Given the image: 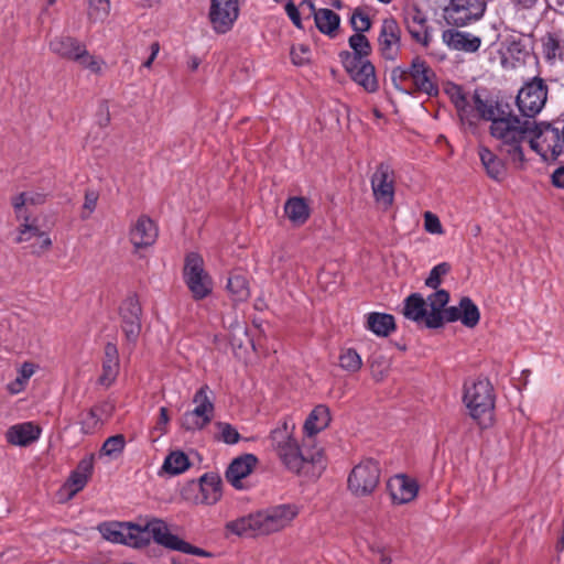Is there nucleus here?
<instances>
[{"mask_svg":"<svg viewBox=\"0 0 564 564\" xmlns=\"http://www.w3.org/2000/svg\"><path fill=\"white\" fill-rule=\"evenodd\" d=\"M105 539L133 547H142L153 540L169 550L185 554L210 557L213 554L204 549L192 545L170 532L167 523L155 517L139 518L137 522H106L99 525Z\"/></svg>","mask_w":564,"mask_h":564,"instance_id":"obj_1","label":"nucleus"},{"mask_svg":"<svg viewBox=\"0 0 564 564\" xmlns=\"http://www.w3.org/2000/svg\"><path fill=\"white\" fill-rule=\"evenodd\" d=\"M503 108L494 113L490 133L499 141L498 150L509 156L514 164L524 161L522 143L529 138L534 126V117L542 108Z\"/></svg>","mask_w":564,"mask_h":564,"instance_id":"obj_2","label":"nucleus"},{"mask_svg":"<svg viewBox=\"0 0 564 564\" xmlns=\"http://www.w3.org/2000/svg\"><path fill=\"white\" fill-rule=\"evenodd\" d=\"M300 509L294 503L274 506L227 523V529L237 535H268L289 527Z\"/></svg>","mask_w":564,"mask_h":564,"instance_id":"obj_3","label":"nucleus"},{"mask_svg":"<svg viewBox=\"0 0 564 564\" xmlns=\"http://www.w3.org/2000/svg\"><path fill=\"white\" fill-rule=\"evenodd\" d=\"M463 401L469 415L481 429L492 425L496 395L487 378H478L470 383H465Z\"/></svg>","mask_w":564,"mask_h":564,"instance_id":"obj_4","label":"nucleus"},{"mask_svg":"<svg viewBox=\"0 0 564 564\" xmlns=\"http://www.w3.org/2000/svg\"><path fill=\"white\" fill-rule=\"evenodd\" d=\"M529 143L544 161H554L563 152L564 142L558 128L549 122L536 123L529 134Z\"/></svg>","mask_w":564,"mask_h":564,"instance_id":"obj_5","label":"nucleus"},{"mask_svg":"<svg viewBox=\"0 0 564 564\" xmlns=\"http://www.w3.org/2000/svg\"><path fill=\"white\" fill-rule=\"evenodd\" d=\"M195 408L183 414L181 425L186 431H199L206 427L215 414L213 392L207 384L202 386L193 397Z\"/></svg>","mask_w":564,"mask_h":564,"instance_id":"obj_6","label":"nucleus"},{"mask_svg":"<svg viewBox=\"0 0 564 564\" xmlns=\"http://www.w3.org/2000/svg\"><path fill=\"white\" fill-rule=\"evenodd\" d=\"M379 463L372 458L361 460L348 476V489L356 497H367L375 492L380 481Z\"/></svg>","mask_w":564,"mask_h":564,"instance_id":"obj_7","label":"nucleus"},{"mask_svg":"<svg viewBox=\"0 0 564 564\" xmlns=\"http://www.w3.org/2000/svg\"><path fill=\"white\" fill-rule=\"evenodd\" d=\"M183 276L196 301L203 300L212 293L213 282L205 271L204 260L198 253L191 252L186 256Z\"/></svg>","mask_w":564,"mask_h":564,"instance_id":"obj_8","label":"nucleus"},{"mask_svg":"<svg viewBox=\"0 0 564 564\" xmlns=\"http://www.w3.org/2000/svg\"><path fill=\"white\" fill-rule=\"evenodd\" d=\"M443 90L453 106H502L499 100L494 99L487 87H476L471 90L466 86L447 82Z\"/></svg>","mask_w":564,"mask_h":564,"instance_id":"obj_9","label":"nucleus"},{"mask_svg":"<svg viewBox=\"0 0 564 564\" xmlns=\"http://www.w3.org/2000/svg\"><path fill=\"white\" fill-rule=\"evenodd\" d=\"M50 48L63 58L78 63L93 73L100 72L99 63L86 50L77 39L72 36H61L50 42Z\"/></svg>","mask_w":564,"mask_h":564,"instance_id":"obj_10","label":"nucleus"},{"mask_svg":"<svg viewBox=\"0 0 564 564\" xmlns=\"http://www.w3.org/2000/svg\"><path fill=\"white\" fill-rule=\"evenodd\" d=\"M283 465L295 474L302 473L308 466L324 468V453L322 449L302 451L296 440L283 446L276 452Z\"/></svg>","mask_w":564,"mask_h":564,"instance_id":"obj_11","label":"nucleus"},{"mask_svg":"<svg viewBox=\"0 0 564 564\" xmlns=\"http://www.w3.org/2000/svg\"><path fill=\"white\" fill-rule=\"evenodd\" d=\"M487 0H451L444 8L446 22L462 28L481 19L486 12Z\"/></svg>","mask_w":564,"mask_h":564,"instance_id":"obj_12","label":"nucleus"},{"mask_svg":"<svg viewBox=\"0 0 564 564\" xmlns=\"http://www.w3.org/2000/svg\"><path fill=\"white\" fill-rule=\"evenodd\" d=\"M247 0H210L208 19L217 34L232 30L240 15V6Z\"/></svg>","mask_w":564,"mask_h":564,"instance_id":"obj_13","label":"nucleus"},{"mask_svg":"<svg viewBox=\"0 0 564 564\" xmlns=\"http://www.w3.org/2000/svg\"><path fill=\"white\" fill-rule=\"evenodd\" d=\"M371 188L375 199L384 208L392 206L394 200V173L388 163L381 162L371 176Z\"/></svg>","mask_w":564,"mask_h":564,"instance_id":"obj_14","label":"nucleus"},{"mask_svg":"<svg viewBox=\"0 0 564 564\" xmlns=\"http://www.w3.org/2000/svg\"><path fill=\"white\" fill-rule=\"evenodd\" d=\"M381 56L387 61H394L401 46V29L393 17L383 19L378 36Z\"/></svg>","mask_w":564,"mask_h":564,"instance_id":"obj_15","label":"nucleus"},{"mask_svg":"<svg viewBox=\"0 0 564 564\" xmlns=\"http://www.w3.org/2000/svg\"><path fill=\"white\" fill-rule=\"evenodd\" d=\"M142 308L135 295L127 297L120 305L121 327L129 341L134 343L141 332Z\"/></svg>","mask_w":564,"mask_h":564,"instance_id":"obj_16","label":"nucleus"},{"mask_svg":"<svg viewBox=\"0 0 564 564\" xmlns=\"http://www.w3.org/2000/svg\"><path fill=\"white\" fill-rule=\"evenodd\" d=\"M159 229L156 224L147 215H141L130 227L129 240L134 251L153 246L158 239Z\"/></svg>","mask_w":564,"mask_h":564,"instance_id":"obj_17","label":"nucleus"},{"mask_svg":"<svg viewBox=\"0 0 564 564\" xmlns=\"http://www.w3.org/2000/svg\"><path fill=\"white\" fill-rule=\"evenodd\" d=\"M387 488L394 505H404L413 501L419 492V484L406 475H395L389 479Z\"/></svg>","mask_w":564,"mask_h":564,"instance_id":"obj_18","label":"nucleus"},{"mask_svg":"<svg viewBox=\"0 0 564 564\" xmlns=\"http://www.w3.org/2000/svg\"><path fill=\"white\" fill-rule=\"evenodd\" d=\"M350 78L358 85L362 86L367 91L373 93L379 88V83L376 77V68L373 64L367 59L361 58L359 62L351 64L346 62L343 64Z\"/></svg>","mask_w":564,"mask_h":564,"instance_id":"obj_19","label":"nucleus"},{"mask_svg":"<svg viewBox=\"0 0 564 564\" xmlns=\"http://www.w3.org/2000/svg\"><path fill=\"white\" fill-rule=\"evenodd\" d=\"M547 85L541 77L527 82L519 90L514 106H545L547 100Z\"/></svg>","mask_w":564,"mask_h":564,"instance_id":"obj_20","label":"nucleus"},{"mask_svg":"<svg viewBox=\"0 0 564 564\" xmlns=\"http://www.w3.org/2000/svg\"><path fill=\"white\" fill-rule=\"evenodd\" d=\"M403 22L415 42L421 43L423 46L429 45L427 19L417 4L404 9Z\"/></svg>","mask_w":564,"mask_h":564,"instance_id":"obj_21","label":"nucleus"},{"mask_svg":"<svg viewBox=\"0 0 564 564\" xmlns=\"http://www.w3.org/2000/svg\"><path fill=\"white\" fill-rule=\"evenodd\" d=\"M445 319L447 323L460 321L464 326L474 328L479 323L480 312L470 297L464 296L458 306L446 308Z\"/></svg>","mask_w":564,"mask_h":564,"instance_id":"obj_22","label":"nucleus"},{"mask_svg":"<svg viewBox=\"0 0 564 564\" xmlns=\"http://www.w3.org/2000/svg\"><path fill=\"white\" fill-rule=\"evenodd\" d=\"M258 458L253 454H243L235 458L226 470V479L236 489H242V479L248 477L254 469Z\"/></svg>","mask_w":564,"mask_h":564,"instance_id":"obj_23","label":"nucleus"},{"mask_svg":"<svg viewBox=\"0 0 564 564\" xmlns=\"http://www.w3.org/2000/svg\"><path fill=\"white\" fill-rule=\"evenodd\" d=\"M449 301V293L446 290H437L427 297L431 312L429 313L425 326L427 328H440L446 322V305Z\"/></svg>","mask_w":564,"mask_h":564,"instance_id":"obj_24","label":"nucleus"},{"mask_svg":"<svg viewBox=\"0 0 564 564\" xmlns=\"http://www.w3.org/2000/svg\"><path fill=\"white\" fill-rule=\"evenodd\" d=\"M444 42L453 50L475 53L481 45L478 36L455 29H448L443 32Z\"/></svg>","mask_w":564,"mask_h":564,"instance_id":"obj_25","label":"nucleus"},{"mask_svg":"<svg viewBox=\"0 0 564 564\" xmlns=\"http://www.w3.org/2000/svg\"><path fill=\"white\" fill-rule=\"evenodd\" d=\"M41 435V429L32 422H24L11 426L6 434L8 443L18 446H28Z\"/></svg>","mask_w":564,"mask_h":564,"instance_id":"obj_26","label":"nucleus"},{"mask_svg":"<svg viewBox=\"0 0 564 564\" xmlns=\"http://www.w3.org/2000/svg\"><path fill=\"white\" fill-rule=\"evenodd\" d=\"M348 44L352 52L341 51L339 53L341 64H346V62L350 64L355 61L359 62V59L366 58L371 54V44L368 37L362 33L356 32L354 35L349 36Z\"/></svg>","mask_w":564,"mask_h":564,"instance_id":"obj_27","label":"nucleus"},{"mask_svg":"<svg viewBox=\"0 0 564 564\" xmlns=\"http://www.w3.org/2000/svg\"><path fill=\"white\" fill-rule=\"evenodd\" d=\"M93 471V459H83L77 468L72 471L68 480L64 485V489L68 492V498H73L87 484Z\"/></svg>","mask_w":564,"mask_h":564,"instance_id":"obj_28","label":"nucleus"},{"mask_svg":"<svg viewBox=\"0 0 564 564\" xmlns=\"http://www.w3.org/2000/svg\"><path fill=\"white\" fill-rule=\"evenodd\" d=\"M200 502L214 505L221 497V478L215 473L204 474L198 480Z\"/></svg>","mask_w":564,"mask_h":564,"instance_id":"obj_29","label":"nucleus"},{"mask_svg":"<svg viewBox=\"0 0 564 564\" xmlns=\"http://www.w3.org/2000/svg\"><path fill=\"white\" fill-rule=\"evenodd\" d=\"M332 420L330 410L325 404L316 405L308 414L304 423V432L308 436H313L325 430Z\"/></svg>","mask_w":564,"mask_h":564,"instance_id":"obj_30","label":"nucleus"},{"mask_svg":"<svg viewBox=\"0 0 564 564\" xmlns=\"http://www.w3.org/2000/svg\"><path fill=\"white\" fill-rule=\"evenodd\" d=\"M314 22L316 29L330 39L337 35L340 28L339 14L326 8L318 9L317 13L315 14Z\"/></svg>","mask_w":564,"mask_h":564,"instance_id":"obj_31","label":"nucleus"},{"mask_svg":"<svg viewBox=\"0 0 564 564\" xmlns=\"http://www.w3.org/2000/svg\"><path fill=\"white\" fill-rule=\"evenodd\" d=\"M294 430L295 423L290 416H284L279 422L278 426L270 434L271 445L275 453L295 440L293 436Z\"/></svg>","mask_w":564,"mask_h":564,"instance_id":"obj_32","label":"nucleus"},{"mask_svg":"<svg viewBox=\"0 0 564 564\" xmlns=\"http://www.w3.org/2000/svg\"><path fill=\"white\" fill-rule=\"evenodd\" d=\"M403 315L415 323H424L429 315L426 301L420 293H412L404 300Z\"/></svg>","mask_w":564,"mask_h":564,"instance_id":"obj_33","label":"nucleus"},{"mask_svg":"<svg viewBox=\"0 0 564 564\" xmlns=\"http://www.w3.org/2000/svg\"><path fill=\"white\" fill-rule=\"evenodd\" d=\"M310 206L304 197H291L284 204L286 217L295 225H303L310 218Z\"/></svg>","mask_w":564,"mask_h":564,"instance_id":"obj_34","label":"nucleus"},{"mask_svg":"<svg viewBox=\"0 0 564 564\" xmlns=\"http://www.w3.org/2000/svg\"><path fill=\"white\" fill-rule=\"evenodd\" d=\"M503 108H458V118L463 126L476 127L484 119L490 121L494 113Z\"/></svg>","mask_w":564,"mask_h":564,"instance_id":"obj_35","label":"nucleus"},{"mask_svg":"<svg viewBox=\"0 0 564 564\" xmlns=\"http://www.w3.org/2000/svg\"><path fill=\"white\" fill-rule=\"evenodd\" d=\"M227 290L231 300L236 303L245 302L250 296L249 281L247 276L240 272H232L228 278Z\"/></svg>","mask_w":564,"mask_h":564,"instance_id":"obj_36","label":"nucleus"},{"mask_svg":"<svg viewBox=\"0 0 564 564\" xmlns=\"http://www.w3.org/2000/svg\"><path fill=\"white\" fill-rule=\"evenodd\" d=\"M478 154L489 177L499 181L505 176V164L495 153L486 147H479Z\"/></svg>","mask_w":564,"mask_h":564,"instance_id":"obj_37","label":"nucleus"},{"mask_svg":"<svg viewBox=\"0 0 564 564\" xmlns=\"http://www.w3.org/2000/svg\"><path fill=\"white\" fill-rule=\"evenodd\" d=\"M367 327L376 335L387 337L395 328L394 317L386 313H370L367 317Z\"/></svg>","mask_w":564,"mask_h":564,"instance_id":"obj_38","label":"nucleus"},{"mask_svg":"<svg viewBox=\"0 0 564 564\" xmlns=\"http://www.w3.org/2000/svg\"><path fill=\"white\" fill-rule=\"evenodd\" d=\"M189 466L188 456L184 452L173 451L165 457L162 469L174 476L184 473Z\"/></svg>","mask_w":564,"mask_h":564,"instance_id":"obj_39","label":"nucleus"},{"mask_svg":"<svg viewBox=\"0 0 564 564\" xmlns=\"http://www.w3.org/2000/svg\"><path fill=\"white\" fill-rule=\"evenodd\" d=\"M434 77H435L434 70L432 68H429L425 73L420 75L417 78H413L411 80V84L419 91L425 93L429 96H437L438 87L432 80Z\"/></svg>","mask_w":564,"mask_h":564,"instance_id":"obj_40","label":"nucleus"},{"mask_svg":"<svg viewBox=\"0 0 564 564\" xmlns=\"http://www.w3.org/2000/svg\"><path fill=\"white\" fill-rule=\"evenodd\" d=\"M339 366L345 371L355 373L360 370L362 366V360L355 349L347 348L340 351Z\"/></svg>","mask_w":564,"mask_h":564,"instance_id":"obj_41","label":"nucleus"},{"mask_svg":"<svg viewBox=\"0 0 564 564\" xmlns=\"http://www.w3.org/2000/svg\"><path fill=\"white\" fill-rule=\"evenodd\" d=\"M126 447V437L123 434H116L108 437L101 448L100 455L116 458L118 457Z\"/></svg>","mask_w":564,"mask_h":564,"instance_id":"obj_42","label":"nucleus"},{"mask_svg":"<svg viewBox=\"0 0 564 564\" xmlns=\"http://www.w3.org/2000/svg\"><path fill=\"white\" fill-rule=\"evenodd\" d=\"M34 373V365L31 362H24L19 371L17 379L8 384V391L11 394H18L24 390L28 380Z\"/></svg>","mask_w":564,"mask_h":564,"instance_id":"obj_43","label":"nucleus"},{"mask_svg":"<svg viewBox=\"0 0 564 564\" xmlns=\"http://www.w3.org/2000/svg\"><path fill=\"white\" fill-rule=\"evenodd\" d=\"M105 406H107V403H100L94 405L93 408L89 409V411H87V413L80 421L82 432L84 434H93L98 429L101 421L98 414V410Z\"/></svg>","mask_w":564,"mask_h":564,"instance_id":"obj_44","label":"nucleus"},{"mask_svg":"<svg viewBox=\"0 0 564 564\" xmlns=\"http://www.w3.org/2000/svg\"><path fill=\"white\" fill-rule=\"evenodd\" d=\"M543 42V54L547 62H553L555 57L558 56L562 58V46L561 40L555 33H547L545 37L542 39Z\"/></svg>","mask_w":564,"mask_h":564,"instance_id":"obj_45","label":"nucleus"},{"mask_svg":"<svg viewBox=\"0 0 564 564\" xmlns=\"http://www.w3.org/2000/svg\"><path fill=\"white\" fill-rule=\"evenodd\" d=\"M349 23L355 32L362 34L365 32L370 31V29L372 28L371 18L367 13H365L360 7L356 8L352 11V14L349 19Z\"/></svg>","mask_w":564,"mask_h":564,"instance_id":"obj_46","label":"nucleus"},{"mask_svg":"<svg viewBox=\"0 0 564 564\" xmlns=\"http://www.w3.org/2000/svg\"><path fill=\"white\" fill-rule=\"evenodd\" d=\"M110 12V0H88V17L94 20H104Z\"/></svg>","mask_w":564,"mask_h":564,"instance_id":"obj_47","label":"nucleus"},{"mask_svg":"<svg viewBox=\"0 0 564 564\" xmlns=\"http://www.w3.org/2000/svg\"><path fill=\"white\" fill-rule=\"evenodd\" d=\"M23 223L18 227V236L15 238L17 243H22L31 240L33 237H37L42 231L37 226L29 223L30 216H23Z\"/></svg>","mask_w":564,"mask_h":564,"instance_id":"obj_48","label":"nucleus"},{"mask_svg":"<svg viewBox=\"0 0 564 564\" xmlns=\"http://www.w3.org/2000/svg\"><path fill=\"white\" fill-rule=\"evenodd\" d=\"M217 429L219 430L218 440L223 441L226 444L232 445L239 442L240 434L239 432L229 423L226 422H217Z\"/></svg>","mask_w":564,"mask_h":564,"instance_id":"obj_49","label":"nucleus"},{"mask_svg":"<svg viewBox=\"0 0 564 564\" xmlns=\"http://www.w3.org/2000/svg\"><path fill=\"white\" fill-rule=\"evenodd\" d=\"M119 367L120 364L102 361V373L98 378V383L106 388L110 387L119 373Z\"/></svg>","mask_w":564,"mask_h":564,"instance_id":"obj_50","label":"nucleus"},{"mask_svg":"<svg viewBox=\"0 0 564 564\" xmlns=\"http://www.w3.org/2000/svg\"><path fill=\"white\" fill-rule=\"evenodd\" d=\"M451 270V265L447 262H442L435 265L430 275L425 280V285L432 289H437L442 282V276L446 275Z\"/></svg>","mask_w":564,"mask_h":564,"instance_id":"obj_51","label":"nucleus"},{"mask_svg":"<svg viewBox=\"0 0 564 564\" xmlns=\"http://www.w3.org/2000/svg\"><path fill=\"white\" fill-rule=\"evenodd\" d=\"M510 56L520 63H525V58L529 56L527 44L521 39H513L509 42L507 47Z\"/></svg>","mask_w":564,"mask_h":564,"instance_id":"obj_52","label":"nucleus"},{"mask_svg":"<svg viewBox=\"0 0 564 564\" xmlns=\"http://www.w3.org/2000/svg\"><path fill=\"white\" fill-rule=\"evenodd\" d=\"M311 48L306 44H299L297 46H292L290 55L292 63L296 66H303L311 62L310 58Z\"/></svg>","mask_w":564,"mask_h":564,"instance_id":"obj_53","label":"nucleus"},{"mask_svg":"<svg viewBox=\"0 0 564 564\" xmlns=\"http://www.w3.org/2000/svg\"><path fill=\"white\" fill-rule=\"evenodd\" d=\"M391 80L397 89L401 90L404 94H411L412 86L406 87L403 85L405 82H409L404 68L400 66L394 67L391 72Z\"/></svg>","mask_w":564,"mask_h":564,"instance_id":"obj_54","label":"nucleus"},{"mask_svg":"<svg viewBox=\"0 0 564 564\" xmlns=\"http://www.w3.org/2000/svg\"><path fill=\"white\" fill-rule=\"evenodd\" d=\"M284 10L289 19L292 21L295 28L303 30V21L301 15V8L300 6H296L293 0H289L285 6Z\"/></svg>","mask_w":564,"mask_h":564,"instance_id":"obj_55","label":"nucleus"},{"mask_svg":"<svg viewBox=\"0 0 564 564\" xmlns=\"http://www.w3.org/2000/svg\"><path fill=\"white\" fill-rule=\"evenodd\" d=\"M429 68H431L424 59L416 56L412 59V63L408 69H405V74L408 75L409 80L413 78H417L420 75L425 73Z\"/></svg>","mask_w":564,"mask_h":564,"instance_id":"obj_56","label":"nucleus"},{"mask_svg":"<svg viewBox=\"0 0 564 564\" xmlns=\"http://www.w3.org/2000/svg\"><path fill=\"white\" fill-rule=\"evenodd\" d=\"M424 228L430 234H443V227L440 218L432 212L424 213Z\"/></svg>","mask_w":564,"mask_h":564,"instance_id":"obj_57","label":"nucleus"},{"mask_svg":"<svg viewBox=\"0 0 564 564\" xmlns=\"http://www.w3.org/2000/svg\"><path fill=\"white\" fill-rule=\"evenodd\" d=\"M98 194L94 191H87L85 193V200L83 205L82 218L87 219L97 206Z\"/></svg>","mask_w":564,"mask_h":564,"instance_id":"obj_58","label":"nucleus"},{"mask_svg":"<svg viewBox=\"0 0 564 564\" xmlns=\"http://www.w3.org/2000/svg\"><path fill=\"white\" fill-rule=\"evenodd\" d=\"M37 238H40V242L31 246V248H32L31 252L33 254L40 256L43 252L48 251L51 249L53 242H52V239L48 237V235L44 231H41L40 235L37 236Z\"/></svg>","mask_w":564,"mask_h":564,"instance_id":"obj_59","label":"nucleus"},{"mask_svg":"<svg viewBox=\"0 0 564 564\" xmlns=\"http://www.w3.org/2000/svg\"><path fill=\"white\" fill-rule=\"evenodd\" d=\"M11 205L14 209L15 217L18 219L23 218L24 215H22V209L26 205L25 200V192H22L11 198Z\"/></svg>","mask_w":564,"mask_h":564,"instance_id":"obj_60","label":"nucleus"},{"mask_svg":"<svg viewBox=\"0 0 564 564\" xmlns=\"http://www.w3.org/2000/svg\"><path fill=\"white\" fill-rule=\"evenodd\" d=\"M102 361L119 364L118 348L113 343H107Z\"/></svg>","mask_w":564,"mask_h":564,"instance_id":"obj_61","label":"nucleus"},{"mask_svg":"<svg viewBox=\"0 0 564 564\" xmlns=\"http://www.w3.org/2000/svg\"><path fill=\"white\" fill-rule=\"evenodd\" d=\"M26 204L42 205L46 202V195L43 193H28L25 192Z\"/></svg>","mask_w":564,"mask_h":564,"instance_id":"obj_62","label":"nucleus"},{"mask_svg":"<svg viewBox=\"0 0 564 564\" xmlns=\"http://www.w3.org/2000/svg\"><path fill=\"white\" fill-rule=\"evenodd\" d=\"M97 123L99 127H107L110 122V113L108 108H101L96 115Z\"/></svg>","mask_w":564,"mask_h":564,"instance_id":"obj_63","label":"nucleus"},{"mask_svg":"<svg viewBox=\"0 0 564 564\" xmlns=\"http://www.w3.org/2000/svg\"><path fill=\"white\" fill-rule=\"evenodd\" d=\"M552 183L556 187L564 188V166L558 167L553 172Z\"/></svg>","mask_w":564,"mask_h":564,"instance_id":"obj_64","label":"nucleus"}]
</instances>
